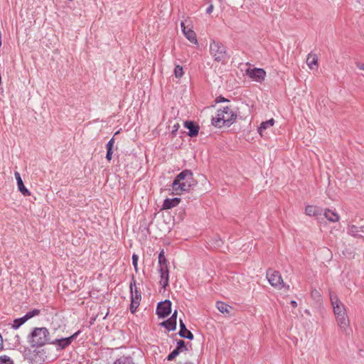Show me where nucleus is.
<instances>
[{
    "instance_id": "nucleus-5",
    "label": "nucleus",
    "mask_w": 364,
    "mask_h": 364,
    "mask_svg": "<svg viewBox=\"0 0 364 364\" xmlns=\"http://www.w3.org/2000/svg\"><path fill=\"white\" fill-rule=\"evenodd\" d=\"M267 279H268L269 284L279 289H282L283 287H285V285L284 284L282 277L279 272L274 270L272 269H269L267 271ZM286 289L287 290L289 289V286L287 285L286 287Z\"/></svg>"
},
{
    "instance_id": "nucleus-11",
    "label": "nucleus",
    "mask_w": 364,
    "mask_h": 364,
    "mask_svg": "<svg viewBox=\"0 0 364 364\" xmlns=\"http://www.w3.org/2000/svg\"><path fill=\"white\" fill-rule=\"evenodd\" d=\"M159 272L160 273V284L162 288L166 289V287L168 285L169 281V272L168 267H164L159 269Z\"/></svg>"
},
{
    "instance_id": "nucleus-30",
    "label": "nucleus",
    "mask_w": 364,
    "mask_h": 364,
    "mask_svg": "<svg viewBox=\"0 0 364 364\" xmlns=\"http://www.w3.org/2000/svg\"><path fill=\"white\" fill-rule=\"evenodd\" d=\"M40 314L39 309H33L32 311H28L25 315L26 318L28 319L31 318L32 317L37 316Z\"/></svg>"
},
{
    "instance_id": "nucleus-19",
    "label": "nucleus",
    "mask_w": 364,
    "mask_h": 364,
    "mask_svg": "<svg viewBox=\"0 0 364 364\" xmlns=\"http://www.w3.org/2000/svg\"><path fill=\"white\" fill-rule=\"evenodd\" d=\"M306 64L310 69H314L318 65V56L314 53H309L306 58Z\"/></svg>"
},
{
    "instance_id": "nucleus-12",
    "label": "nucleus",
    "mask_w": 364,
    "mask_h": 364,
    "mask_svg": "<svg viewBox=\"0 0 364 364\" xmlns=\"http://www.w3.org/2000/svg\"><path fill=\"white\" fill-rule=\"evenodd\" d=\"M184 127L188 129V136L191 137L196 136L198 134L199 127L191 121H186Z\"/></svg>"
},
{
    "instance_id": "nucleus-26",
    "label": "nucleus",
    "mask_w": 364,
    "mask_h": 364,
    "mask_svg": "<svg viewBox=\"0 0 364 364\" xmlns=\"http://www.w3.org/2000/svg\"><path fill=\"white\" fill-rule=\"evenodd\" d=\"M114 364H134L131 357L122 356L116 360Z\"/></svg>"
},
{
    "instance_id": "nucleus-36",
    "label": "nucleus",
    "mask_w": 364,
    "mask_h": 364,
    "mask_svg": "<svg viewBox=\"0 0 364 364\" xmlns=\"http://www.w3.org/2000/svg\"><path fill=\"white\" fill-rule=\"evenodd\" d=\"M179 127H180V126L178 124H176L173 126L172 130H171L172 135H173V136L176 135Z\"/></svg>"
},
{
    "instance_id": "nucleus-20",
    "label": "nucleus",
    "mask_w": 364,
    "mask_h": 364,
    "mask_svg": "<svg viewBox=\"0 0 364 364\" xmlns=\"http://www.w3.org/2000/svg\"><path fill=\"white\" fill-rule=\"evenodd\" d=\"M274 119L272 118L266 122H262L258 129V132H259V134L261 136H263L264 131L269 127H272L274 125Z\"/></svg>"
},
{
    "instance_id": "nucleus-24",
    "label": "nucleus",
    "mask_w": 364,
    "mask_h": 364,
    "mask_svg": "<svg viewBox=\"0 0 364 364\" xmlns=\"http://www.w3.org/2000/svg\"><path fill=\"white\" fill-rule=\"evenodd\" d=\"M216 307L218 309V311L221 313H229L230 310L232 309L230 306L228 304L223 302V301H218L216 303Z\"/></svg>"
},
{
    "instance_id": "nucleus-3",
    "label": "nucleus",
    "mask_w": 364,
    "mask_h": 364,
    "mask_svg": "<svg viewBox=\"0 0 364 364\" xmlns=\"http://www.w3.org/2000/svg\"><path fill=\"white\" fill-rule=\"evenodd\" d=\"M50 333L45 327L34 328L28 337V341L32 348L42 347L50 343Z\"/></svg>"
},
{
    "instance_id": "nucleus-33",
    "label": "nucleus",
    "mask_w": 364,
    "mask_h": 364,
    "mask_svg": "<svg viewBox=\"0 0 364 364\" xmlns=\"http://www.w3.org/2000/svg\"><path fill=\"white\" fill-rule=\"evenodd\" d=\"M112 149H107L106 159L109 161L112 159Z\"/></svg>"
},
{
    "instance_id": "nucleus-7",
    "label": "nucleus",
    "mask_w": 364,
    "mask_h": 364,
    "mask_svg": "<svg viewBox=\"0 0 364 364\" xmlns=\"http://www.w3.org/2000/svg\"><path fill=\"white\" fill-rule=\"evenodd\" d=\"M210 54L214 60L225 63L230 58L226 47H210Z\"/></svg>"
},
{
    "instance_id": "nucleus-41",
    "label": "nucleus",
    "mask_w": 364,
    "mask_h": 364,
    "mask_svg": "<svg viewBox=\"0 0 364 364\" xmlns=\"http://www.w3.org/2000/svg\"><path fill=\"white\" fill-rule=\"evenodd\" d=\"M171 353L174 355V357H176L180 353V351L176 348Z\"/></svg>"
},
{
    "instance_id": "nucleus-45",
    "label": "nucleus",
    "mask_w": 364,
    "mask_h": 364,
    "mask_svg": "<svg viewBox=\"0 0 364 364\" xmlns=\"http://www.w3.org/2000/svg\"><path fill=\"white\" fill-rule=\"evenodd\" d=\"M213 44H215V41L214 40L210 43V46H212Z\"/></svg>"
},
{
    "instance_id": "nucleus-23",
    "label": "nucleus",
    "mask_w": 364,
    "mask_h": 364,
    "mask_svg": "<svg viewBox=\"0 0 364 364\" xmlns=\"http://www.w3.org/2000/svg\"><path fill=\"white\" fill-rule=\"evenodd\" d=\"M362 231L361 228L353 225L348 227V233L353 237H358L361 236L360 232Z\"/></svg>"
},
{
    "instance_id": "nucleus-6",
    "label": "nucleus",
    "mask_w": 364,
    "mask_h": 364,
    "mask_svg": "<svg viewBox=\"0 0 364 364\" xmlns=\"http://www.w3.org/2000/svg\"><path fill=\"white\" fill-rule=\"evenodd\" d=\"M129 288L131 291V304L129 309L130 311L134 314L139 306L141 299V292L136 287V282L134 277L130 283Z\"/></svg>"
},
{
    "instance_id": "nucleus-10",
    "label": "nucleus",
    "mask_w": 364,
    "mask_h": 364,
    "mask_svg": "<svg viewBox=\"0 0 364 364\" xmlns=\"http://www.w3.org/2000/svg\"><path fill=\"white\" fill-rule=\"evenodd\" d=\"M246 74L248 77L257 82H262L264 80L266 72L262 68H248L246 70Z\"/></svg>"
},
{
    "instance_id": "nucleus-25",
    "label": "nucleus",
    "mask_w": 364,
    "mask_h": 364,
    "mask_svg": "<svg viewBox=\"0 0 364 364\" xmlns=\"http://www.w3.org/2000/svg\"><path fill=\"white\" fill-rule=\"evenodd\" d=\"M26 321H28V318H26V315H24L23 317L16 318L14 321V323L12 324V328L14 329H18L21 325H23Z\"/></svg>"
},
{
    "instance_id": "nucleus-17",
    "label": "nucleus",
    "mask_w": 364,
    "mask_h": 364,
    "mask_svg": "<svg viewBox=\"0 0 364 364\" xmlns=\"http://www.w3.org/2000/svg\"><path fill=\"white\" fill-rule=\"evenodd\" d=\"M325 218L331 222H338L339 220V215L336 211L330 209H326L324 212Z\"/></svg>"
},
{
    "instance_id": "nucleus-31",
    "label": "nucleus",
    "mask_w": 364,
    "mask_h": 364,
    "mask_svg": "<svg viewBox=\"0 0 364 364\" xmlns=\"http://www.w3.org/2000/svg\"><path fill=\"white\" fill-rule=\"evenodd\" d=\"M311 296L315 299V300H317V301H319L320 300V298H321V295H320V293L318 290L316 289H314L311 291Z\"/></svg>"
},
{
    "instance_id": "nucleus-16",
    "label": "nucleus",
    "mask_w": 364,
    "mask_h": 364,
    "mask_svg": "<svg viewBox=\"0 0 364 364\" xmlns=\"http://www.w3.org/2000/svg\"><path fill=\"white\" fill-rule=\"evenodd\" d=\"M305 211L309 216H317L321 215L322 210L317 206L308 205L306 207Z\"/></svg>"
},
{
    "instance_id": "nucleus-44",
    "label": "nucleus",
    "mask_w": 364,
    "mask_h": 364,
    "mask_svg": "<svg viewBox=\"0 0 364 364\" xmlns=\"http://www.w3.org/2000/svg\"><path fill=\"white\" fill-rule=\"evenodd\" d=\"M291 305L294 308H295V307H296V306H297V303H296V301H294V300H293V301H291Z\"/></svg>"
},
{
    "instance_id": "nucleus-28",
    "label": "nucleus",
    "mask_w": 364,
    "mask_h": 364,
    "mask_svg": "<svg viewBox=\"0 0 364 364\" xmlns=\"http://www.w3.org/2000/svg\"><path fill=\"white\" fill-rule=\"evenodd\" d=\"M174 75L177 78L181 77L183 75V67L179 65H176L174 69Z\"/></svg>"
},
{
    "instance_id": "nucleus-21",
    "label": "nucleus",
    "mask_w": 364,
    "mask_h": 364,
    "mask_svg": "<svg viewBox=\"0 0 364 364\" xmlns=\"http://www.w3.org/2000/svg\"><path fill=\"white\" fill-rule=\"evenodd\" d=\"M161 325L164 326L166 329H167L168 331H174L176 328V322H174L170 318L161 323Z\"/></svg>"
},
{
    "instance_id": "nucleus-29",
    "label": "nucleus",
    "mask_w": 364,
    "mask_h": 364,
    "mask_svg": "<svg viewBox=\"0 0 364 364\" xmlns=\"http://www.w3.org/2000/svg\"><path fill=\"white\" fill-rule=\"evenodd\" d=\"M0 364H14V361L7 355L0 356Z\"/></svg>"
},
{
    "instance_id": "nucleus-39",
    "label": "nucleus",
    "mask_w": 364,
    "mask_h": 364,
    "mask_svg": "<svg viewBox=\"0 0 364 364\" xmlns=\"http://www.w3.org/2000/svg\"><path fill=\"white\" fill-rule=\"evenodd\" d=\"M170 318L171 320H173L174 322H176V319H177V311L176 310L174 311V312L173 313V314L170 317Z\"/></svg>"
},
{
    "instance_id": "nucleus-9",
    "label": "nucleus",
    "mask_w": 364,
    "mask_h": 364,
    "mask_svg": "<svg viewBox=\"0 0 364 364\" xmlns=\"http://www.w3.org/2000/svg\"><path fill=\"white\" fill-rule=\"evenodd\" d=\"M171 302L166 299L158 304L156 308V314L160 318H165L171 314Z\"/></svg>"
},
{
    "instance_id": "nucleus-8",
    "label": "nucleus",
    "mask_w": 364,
    "mask_h": 364,
    "mask_svg": "<svg viewBox=\"0 0 364 364\" xmlns=\"http://www.w3.org/2000/svg\"><path fill=\"white\" fill-rule=\"evenodd\" d=\"M77 334L78 332L68 338H55L54 340H51L50 344L54 345L58 350L64 349L70 345Z\"/></svg>"
},
{
    "instance_id": "nucleus-27",
    "label": "nucleus",
    "mask_w": 364,
    "mask_h": 364,
    "mask_svg": "<svg viewBox=\"0 0 364 364\" xmlns=\"http://www.w3.org/2000/svg\"><path fill=\"white\" fill-rule=\"evenodd\" d=\"M176 348L178 349L180 351V353L188 350L186 342L183 340H179L177 342V346Z\"/></svg>"
},
{
    "instance_id": "nucleus-4",
    "label": "nucleus",
    "mask_w": 364,
    "mask_h": 364,
    "mask_svg": "<svg viewBox=\"0 0 364 364\" xmlns=\"http://www.w3.org/2000/svg\"><path fill=\"white\" fill-rule=\"evenodd\" d=\"M237 117V114L229 107H225L218 111L217 116L212 119V124L216 127H230Z\"/></svg>"
},
{
    "instance_id": "nucleus-38",
    "label": "nucleus",
    "mask_w": 364,
    "mask_h": 364,
    "mask_svg": "<svg viewBox=\"0 0 364 364\" xmlns=\"http://www.w3.org/2000/svg\"><path fill=\"white\" fill-rule=\"evenodd\" d=\"M228 100L225 98L224 97H222V96H219L218 97L216 98V102L219 103V102H228Z\"/></svg>"
},
{
    "instance_id": "nucleus-2",
    "label": "nucleus",
    "mask_w": 364,
    "mask_h": 364,
    "mask_svg": "<svg viewBox=\"0 0 364 364\" xmlns=\"http://www.w3.org/2000/svg\"><path fill=\"white\" fill-rule=\"evenodd\" d=\"M196 185V182L193 178V173L186 169L177 175L173 181L172 188L176 195H179L183 192L189 191Z\"/></svg>"
},
{
    "instance_id": "nucleus-15",
    "label": "nucleus",
    "mask_w": 364,
    "mask_h": 364,
    "mask_svg": "<svg viewBox=\"0 0 364 364\" xmlns=\"http://www.w3.org/2000/svg\"><path fill=\"white\" fill-rule=\"evenodd\" d=\"M181 202L180 198H166L164 200L162 209L168 210L177 206Z\"/></svg>"
},
{
    "instance_id": "nucleus-32",
    "label": "nucleus",
    "mask_w": 364,
    "mask_h": 364,
    "mask_svg": "<svg viewBox=\"0 0 364 364\" xmlns=\"http://www.w3.org/2000/svg\"><path fill=\"white\" fill-rule=\"evenodd\" d=\"M137 262H138V256L136 254H134L132 255V264H133V265L134 267V269H135L136 272L138 271Z\"/></svg>"
},
{
    "instance_id": "nucleus-18",
    "label": "nucleus",
    "mask_w": 364,
    "mask_h": 364,
    "mask_svg": "<svg viewBox=\"0 0 364 364\" xmlns=\"http://www.w3.org/2000/svg\"><path fill=\"white\" fill-rule=\"evenodd\" d=\"M184 36L186 37L187 39L189 40V41L192 43L197 44L198 41L196 38V34L194 31L192 30L191 28H188L185 31H183Z\"/></svg>"
},
{
    "instance_id": "nucleus-13",
    "label": "nucleus",
    "mask_w": 364,
    "mask_h": 364,
    "mask_svg": "<svg viewBox=\"0 0 364 364\" xmlns=\"http://www.w3.org/2000/svg\"><path fill=\"white\" fill-rule=\"evenodd\" d=\"M15 178L17 181L18 191L25 196H30L31 192L25 187L23 182L21 178L20 173L17 171L14 173Z\"/></svg>"
},
{
    "instance_id": "nucleus-22",
    "label": "nucleus",
    "mask_w": 364,
    "mask_h": 364,
    "mask_svg": "<svg viewBox=\"0 0 364 364\" xmlns=\"http://www.w3.org/2000/svg\"><path fill=\"white\" fill-rule=\"evenodd\" d=\"M159 268L168 267V262L165 257L164 250H161L159 254Z\"/></svg>"
},
{
    "instance_id": "nucleus-35",
    "label": "nucleus",
    "mask_w": 364,
    "mask_h": 364,
    "mask_svg": "<svg viewBox=\"0 0 364 364\" xmlns=\"http://www.w3.org/2000/svg\"><path fill=\"white\" fill-rule=\"evenodd\" d=\"M30 354H31V350L29 348H25L24 352H23V355H24L25 358L32 360V358L29 356Z\"/></svg>"
},
{
    "instance_id": "nucleus-37",
    "label": "nucleus",
    "mask_w": 364,
    "mask_h": 364,
    "mask_svg": "<svg viewBox=\"0 0 364 364\" xmlns=\"http://www.w3.org/2000/svg\"><path fill=\"white\" fill-rule=\"evenodd\" d=\"M355 65L357 68L361 70H364V63L360 61H355Z\"/></svg>"
},
{
    "instance_id": "nucleus-40",
    "label": "nucleus",
    "mask_w": 364,
    "mask_h": 364,
    "mask_svg": "<svg viewBox=\"0 0 364 364\" xmlns=\"http://www.w3.org/2000/svg\"><path fill=\"white\" fill-rule=\"evenodd\" d=\"M213 10V5L212 4H210V6L206 9V13L210 14V13H212Z\"/></svg>"
},
{
    "instance_id": "nucleus-1",
    "label": "nucleus",
    "mask_w": 364,
    "mask_h": 364,
    "mask_svg": "<svg viewBox=\"0 0 364 364\" xmlns=\"http://www.w3.org/2000/svg\"><path fill=\"white\" fill-rule=\"evenodd\" d=\"M330 299L338 325L343 333L347 335L350 334V322L344 304L340 301L337 295L332 292H330Z\"/></svg>"
},
{
    "instance_id": "nucleus-34",
    "label": "nucleus",
    "mask_w": 364,
    "mask_h": 364,
    "mask_svg": "<svg viewBox=\"0 0 364 364\" xmlns=\"http://www.w3.org/2000/svg\"><path fill=\"white\" fill-rule=\"evenodd\" d=\"M114 137H112L109 141L108 143L107 144V149H113V146H114Z\"/></svg>"
},
{
    "instance_id": "nucleus-14",
    "label": "nucleus",
    "mask_w": 364,
    "mask_h": 364,
    "mask_svg": "<svg viewBox=\"0 0 364 364\" xmlns=\"http://www.w3.org/2000/svg\"><path fill=\"white\" fill-rule=\"evenodd\" d=\"M178 335L184 338H187L188 340L193 339V334L186 328V326L183 321L180 319V331L178 332Z\"/></svg>"
},
{
    "instance_id": "nucleus-43",
    "label": "nucleus",
    "mask_w": 364,
    "mask_h": 364,
    "mask_svg": "<svg viewBox=\"0 0 364 364\" xmlns=\"http://www.w3.org/2000/svg\"><path fill=\"white\" fill-rule=\"evenodd\" d=\"M176 357H174V355H171V353H170L168 357H167V360H172L175 358Z\"/></svg>"
},
{
    "instance_id": "nucleus-42",
    "label": "nucleus",
    "mask_w": 364,
    "mask_h": 364,
    "mask_svg": "<svg viewBox=\"0 0 364 364\" xmlns=\"http://www.w3.org/2000/svg\"><path fill=\"white\" fill-rule=\"evenodd\" d=\"M181 27L182 29V31H185L188 27L185 26V23L183 21L181 22Z\"/></svg>"
}]
</instances>
